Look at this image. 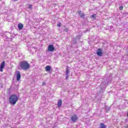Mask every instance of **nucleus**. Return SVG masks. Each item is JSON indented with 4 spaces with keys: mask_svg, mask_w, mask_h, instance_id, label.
<instances>
[{
    "mask_svg": "<svg viewBox=\"0 0 128 128\" xmlns=\"http://www.w3.org/2000/svg\"><path fill=\"white\" fill-rule=\"evenodd\" d=\"M91 18L94 20H96V14H94L91 16Z\"/></svg>",
    "mask_w": 128,
    "mask_h": 128,
    "instance_id": "obj_16",
    "label": "nucleus"
},
{
    "mask_svg": "<svg viewBox=\"0 0 128 128\" xmlns=\"http://www.w3.org/2000/svg\"><path fill=\"white\" fill-rule=\"evenodd\" d=\"M52 68L50 66H48L46 67V72H50Z\"/></svg>",
    "mask_w": 128,
    "mask_h": 128,
    "instance_id": "obj_12",
    "label": "nucleus"
},
{
    "mask_svg": "<svg viewBox=\"0 0 128 128\" xmlns=\"http://www.w3.org/2000/svg\"><path fill=\"white\" fill-rule=\"evenodd\" d=\"M42 86H46V82H42Z\"/></svg>",
    "mask_w": 128,
    "mask_h": 128,
    "instance_id": "obj_22",
    "label": "nucleus"
},
{
    "mask_svg": "<svg viewBox=\"0 0 128 128\" xmlns=\"http://www.w3.org/2000/svg\"><path fill=\"white\" fill-rule=\"evenodd\" d=\"M16 76V80L18 82V80H20V78L22 77L20 75V71H17Z\"/></svg>",
    "mask_w": 128,
    "mask_h": 128,
    "instance_id": "obj_7",
    "label": "nucleus"
},
{
    "mask_svg": "<svg viewBox=\"0 0 128 128\" xmlns=\"http://www.w3.org/2000/svg\"><path fill=\"white\" fill-rule=\"evenodd\" d=\"M20 68L24 70H27L30 68V65L26 61H22L20 63Z\"/></svg>",
    "mask_w": 128,
    "mask_h": 128,
    "instance_id": "obj_2",
    "label": "nucleus"
},
{
    "mask_svg": "<svg viewBox=\"0 0 128 128\" xmlns=\"http://www.w3.org/2000/svg\"><path fill=\"white\" fill-rule=\"evenodd\" d=\"M4 66H6V62L3 61L0 66V72H3Z\"/></svg>",
    "mask_w": 128,
    "mask_h": 128,
    "instance_id": "obj_5",
    "label": "nucleus"
},
{
    "mask_svg": "<svg viewBox=\"0 0 128 128\" xmlns=\"http://www.w3.org/2000/svg\"><path fill=\"white\" fill-rule=\"evenodd\" d=\"M14 0V2H16V0Z\"/></svg>",
    "mask_w": 128,
    "mask_h": 128,
    "instance_id": "obj_24",
    "label": "nucleus"
},
{
    "mask_svg": "<svg viewBox=\"0 0 128 128\" xmlns=\"http://www.w3.org/2000/svg\"><path fill=\"white\" fill-rule=\"evenodd\" d=\"M76 41L74 42V44H76Z\"/></svg>",
    "mask_w": 128,
    "mask_h": 128,
    "instance_id": "obj_23",
    "label": "nucleus"
},
{
    "mask_svg": "<svg viewBox=\"0 0 128 128\" xmlns=\"http://www.w3.org/2000/svg\"><path fill=\"white\" fill-rule=\"evenodd\" d=\"M18 30H22V28H24V24H22V23H20L18 24Z\"/></svg>",
    "mask_w": 128,
    "mask_h": 128,
    "instance_id": "obj_10",
    "label": "nucleus"
},
{
    "mask_svg": "<svg viewBox=\"0 0 128 128\" xmlns=\"http://www.w3.org/2000/svg\"><path fill=\"white\" fill-rule=\"evenodd\" d=\"M78 117L76 114H74L71 116V120L72 122H76L78 120Z\"/></svg>",
    "mask_w": 128,
    "mask_h": 128,
    "instance_id": "obj_3",
    "label": "nucleus"
},
{
    "mask_svg": "<svg viewBox=\"0 0 128 128\" xmlns=\"http://www.w3.org/2000/svg\"><path fill=\"white\" fill-rule=\"evenodd\" d=\"M62 100H59L58 102V108H60V106H62Z\"/></svg>",
    "mask_w": 128,
    "mask_h": 128,
    "instance_id": "obj_11",
    "label": "nucleus"
},
{
    "mask_svg": "<svg viewBox=\"0 0 128 128\" xmlns=\"http://www.w3.org/2000/svg\"><path fill=\"white\" fill-rule=\"evenodd\" d=\"M57 26L60 28V23H58V24H57Z\"/></svg>",
    "mask_w": 128,
    "mask_h": 128,
    "instance_id": "obj_19",
    "label": "nucleus"
},
{
    "mask_svg": "<svg viewBox=\"0 0 128 128\" xmlns=\"http://www.w3.org/2000/svg\"><path fill=\"white\" fill-rule=\"evenodd\" d=\"M48 52H54V45L50 44L48 46Z\"/></svg>",
    "mask_w": 128,
    "mask_h": 128,
    "instance_id": "obj_6",
    "label": "nucleus"
},
{
    "mask_svg": "<svg viewBox=\"0 0 128 128\" xmlns=\"http://www.w3.org/2000/svg\"><path fill=\"white\" fill-rule=\"evenodd\" d=\"M66 80H68V74H66Z\"/></svg>",
    "mask_w": 128,
    "mask_h": 128,
    "instance_id": "obj_21",
    "label": "nucleus"
},
{
    "mask_svg": "<svg viewBox=\"0 0 128 128\" xmlns=\"http://www.w3.org/2000/svg\"><path fill=\"white\" fill-rule=\"evenodd\" d=\"M96 54L99 56H102V48L98 49Z\"/></svg>",
    "mask_w": 128,
    "mask_h": 128,
    "instance_id": "obj_8",
    "label": "nucleus"
},
{
    "mask_svg": "<svg viewBox=\"0 0 128 128\" xmlns=\"http://www.w3.org/2000/svg\"><path fill=\"white\" fill-rule=\"evenodd\" d=\"M78 14H79V16H80V18H84V14H82V11L78 12Z\"/></svg>",
    "mask_w": 128,
    "mask_h": 128,
    "instance_id": "obj_9",
    "label": "nucleus"
},
{
    "mask_svg": "<svg viewBox=\"0 0 128 128\" xmlns=\"http://www.w3.org/2000/svg\"><path fill=\"white\" fill-rule=\"evenodd\" d=\"M119 10H124V6H120V8H119Z\"/></svg>",
    "mask_w": 128,
    "mask_h": 128,
    "instance_id": "obj_17",
    "label": "nucleus"
},
{
    "mask_svg": "<svg viewBox=\"0 0 128 128\" xmlns=\"http://www.w3.org/2000/svg\"><path fill=\"white\" fill-rule=\"evenodd\" d=\"M64 32H68V28L64 29Z\"/></svg>",
    "mask_w": 128,
    "mask_h": 128,
    "instance_id": "obj_18",
    "label": "nucleus"
},
{
    "mask_svg": "<svg viewBox=\"0 0 128 128\" xmlns=\"http://www.w3.org/2000/svg\"><path fill=\"white\" fill-rule=\"evenodd\" d=\"M68 68H70V67L66 66V74H68V73L70 72V69H68Z\"/></svg>",
    "mask_w": 128,
    "mask_h": 128,
    "instance_id": "obj_14",
    "label": "nucleus"
},
{
    "mask_svg": "<svg viewBox=\"0 0 128 128\" xmlns=\"http://www.w3.org/2000/svg\"><path fill=\"white\" fill-rule=\"evenodd\" d=\"M99 128H106V126L105 125L104 123H101Z\"/></svg>",
    "mask_w": 128,
    "mask_h": 128,
    "instance_id": "obj_13",
    "label": "nucleus"
},
{
    "mask_svg": "<svg viewBox=\"0 0 128 128\" xmlns=\"http://www.w3.org/2000/svg\"><path fill=\"white\" fill-rule=\"evenodd\" d=\"M10 36V33L7 32L5 33V34L3 36V38H6V40H8V41L12 40V38H8V36Z\"/></svg>",
    "mask_w": 128,
    "mask_h": 128,
    "instance_id": "obj_4",
    "label": "nucleus"
},
{
    "mask_svg": "<svg viewBox=\"0 0 128 128\" xmlns=\"http://www.w3.org/2000/svg\"><path fill=\"white\" fill-rule=\"evenodd\" d=\"M18 100V96L16 94L11 95L9 98V102L10 104H12V106H14Z\"/></svg>",
    "mask_w": 128,
    "mask_h": 128,
    "instance_id": "obj_1",
    "label": "nucleus"
},
{
    "mask_svg": "<svg viewBox=\"0 0 128 128\" xmlns=\"http://www.w3.org/2000/svg\"><path fill=\"white\" fill-rule=\"evenodd\" d=\"M32 4L29 5L28 8H32Z\"/></svg>",
    "mask_w": 128,
    "mask_h": 128,
    "instance_id": "obj_20",
    "label": "nucleus"
},
{
    "mask_svg": "<svg viewBox=\"0 0 128 128\" xmlns=\"http://www.w3.org/2000/svg\"><path fill=\"white\" fill-rule=\"evenodd\" d=\"M105 110L106 112H108V110H110V107L106 106H105Z\"/></svg>",
    "mask_w": 128,
    "mask_h": 128,
    "instance_id": "obj_15",
    "label": "nucleus"
}]
</instances>
